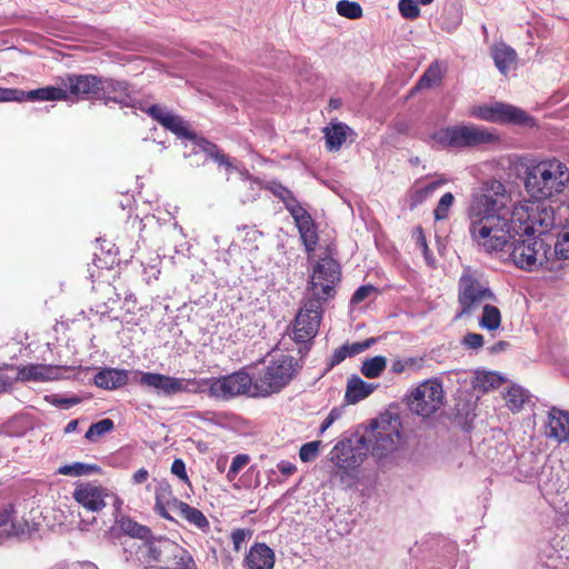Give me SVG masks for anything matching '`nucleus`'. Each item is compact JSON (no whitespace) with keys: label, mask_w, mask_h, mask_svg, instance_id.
I'll list each match as a JSON object with an SVG mask.
<instances>
[{"label":"nucleus","mask_w":569,"mask_h":569,"mask_svg":"<svg viewBox=\"0 0 569 569\" xmlns=\"http://www.w3.org/2000/svg\"><path fill=\"white\" fill-rule=\"evenodd\" d=\"M510 200L505 184L496 179L485 181L471 196L469 232L485 252L502 251L512 239L503 213Z\"/></svg>","instance_id":"obj_1"},{"label":"nucleus","mask_w":569,"mask_h":569,"mask_svg":"<svg viewBox=\"0 0 569 569\" xmlns=\"http://www.w3.org/2000/svg\"><path fill=\"white\" fill-rule=\"evenodd\" d=\"M523 186L535 200L558 197L569 187V167L557 157L531 159L525 166Z\"/></svg>","instance_id":"obj_2"},{"label":"nucleus","mask_w":569,"mask_h":569,"mask_svg":"<svg viewBox=\"0 0 569 569\" xmlns=\"http://www.w3.org/2000/svg\"><path fill=\"white\" fill-rule=\"evenodd\" d=\"M525 237L511 239L507 247L515 266L530 272L539 269L553 271L560 267L552 261L551 243L533 234Z\"/></svg>","instance_id":"obj_3"},{"label":"nucleus","mask_w":569,"mask_h":569,"mask_svg":"<svg viewBox=\"0 0 569 569\" xmlns=\"http://www.w3.org/2000/svg\"><path fill=\"white\" fill-rule=\"evenodd\" d=\"M401 428L399 416L386 412L371 422L370 429L360 439L369 447V452L380 460L398 448Z\"/></svg>","instance_id":"obj_4"},{"label":"nucleus","mask_w":569,"mask_h":569,"mask_svg":"<svg viewBox=\"0 0 569 569\" xmlns=\"http://www.w3.org/2000/svg\"><path fill=\"white\" fill-rule=\"evenodd\" d=\"M298 363L291 356L273 357L254 379V393L268 397L281 391L295 377Z\"/></svg>","instance_id":"obj_5"},{"label":"nucleus","mask_w":569,"mask_h":569,"mask_svg":"<svg viewBox=\"0 0 569 569\" xmlns=\"http://www.w3.org/2000/svg\"><path fill=\"white\" fill-rule=\"evenodd\" d=\"M194 391L209 389L211 397L230 399L238 396L259 397L254 393V380L244 371H236L220 378L196 380L189 382Z\"/></svg>","instance_id":"obj_6"},{"label":"nucleus","mask_w":569,"mask_h":569,"mask_svg":"<svg viewBox=\"0 0 569 569\" xmlns=\"http://www.w3.org/2000/svg\"><path fill=\"white\" fill-rule=\"evenodd\" d=\"M433 139L443 147L471 148L496 142L498 137L483 127L460 124L437 131Z\"/></svg>","instance_id":"obj_7"},{"label":"nucleus","mask_w":569,"mask_h":569,"mask_svg":"<svg viewBox=\"0 0 569 569\" xmlns=\"http://www.w3.org/2000/svg\"><path fill=\"white\" fill-rule=\"evenodd\" d=\"M492 290L481 282L469 270L463 271L458 281V303L460 310L457 318L471 315L481 303L496 302Z\"/></svg>","instance_id":"obj_8"},{"label":"nucleus","mask_w":569,"mask_h":569,"mask_svg":"<svg viewBox=\"0 0 569 569\" xmlns=\"http://www.w3.org/2000/svg\"><path fill=\"white\" fill-rule=\"evenodd\" d=\"M409 410L420 417L429 418L445 405V391L438 379H428L413 388L407 397Z\"/></svg>","instance_id":"obj_9"},{"label":"nucleus","mask_w":569,"mask_h":569,"mask_svg":"<svg viewBox=\"0 0 569 569\" xmlns=\"http://www.w3.org/2000/svg\"><path fill=\"white\" fill-rule=\"evenodd\" d=\"M340 264L332 258H322L313 268L308 291L311 298L321 302L332 298L336 286L340 282Z\"/></svg>","instance_id":"obj_10"},{"label":"nucleus","mask_w":569,"mask_h":569,"mask_svg":"<svg viewBox=\"0 0 569 569\" xmlns=\"http://www.w3.org/2000/svg\"><path fill=\"white\" fill-rule=\"evenodd\" d=\"M469 114L488 122L512 123L529 128L536 126L535 118L525 110L503 102L473 107Z\"/></svg>","instance_id":"obj_11"},{"label":"nucleus","mask_w":569,"mask_h":569,"mask_svg":"<svg viewBox=\"0 0 569 569\" xmlns=\"http://www.w3.org/2000/svg\"><path fill=\"white\" fill-rule=\"evenodd\" d=\"M368 453L369 447L360 437L356 440L346 438L335 445L329 453V458L338 469L348 472L358 468L365 461Z\"/></svg>","instance_id":"obj_12"},{"label":"nucleus","mask_w":569,"mask_h":569,"mask_svg":"<svg viewBox=\"0 0 569 569\" xmlns=\"http://www.w3.org/2000/svg\"><path fill=\"white\" fill-rule=\"evenodd\" d=\"M321 305L318 299L309 298L300 308L293 326L296 342H308L316 337L322 316Z\"/></svg>","instance_id":"obj_13"},{"label":"nucleus","mask_w":569,"mask_h":569,"mask_svg":"<svg viewBox=\"0 0 569 569\" xmlns=\"http://www.w3.org/2000/svg\"><path fill=\"white\" fill-rule=\"evenodd\" d=\"M190 380L176 378L156 372H141L139 383L148 389L153 390L159 396L171 397L173 395L194 391L189 383Z\"/></svg>","instance_id":"obj_14"},{"label":"nucleus","mask_w":569,"mask_h":569,"mask_svg":"<svg viewBox=\"0 0 569 569\" xmlns=\"http://www.w3.org/2000/svg\"><path fill=\"white\" fill-rule=\"evenodd\" d=\"M177 550V543L169 539H142L137 546V558L140 563L151 566L161 563L168 566V553Z\"/></svg>","instance_id":"obj_15"},{"label":"nucleus","mask_w":569,"mask_h":569,"mask_svg":"<svg viewBox=\"0 0 569 569\" xmlns=\"http://www.w3.org/2000/svg\"><path fill=\"white\" fill-rule=\"evenodd\" d=\"M101 78L93 74H68L62 79V88L68 91V99H98Z\"/></svg>","instance_id":"obj_16"},{"label":"nucleus","mask_w":569,"mask_h":569,"mask_svg":"<svg viewBox=\"0 0 569 569\" xmlns=\"http://www.w3.org/2000/svg\"><path fill=\"white\" fill-rule=\"evenodd\" d=\"M530 201H523L515 204L512 210H508V204L506 206L503 213H506L508 230H510V234L513 238L516 237H525L532 234V221L530 217Z\"/></svg>","instance_id":"obj_17"},{"label":"nucleus","mask_w":569,"mask_h":569,"mask_svg":"<svg viewBox=\"0 0 569 569\" xmlns=\"http://www.w3.org/2000/svg\"><path fill=\"white\" fill-rule=\"evenodd\" d=\"M98 100H102L104 104L114 102L121 107H130L133 97L128 82L101 78Z\"/></svg>","instance_id":"obj_18"},{"label":"nucleus","mask_w":569,"mask_h":569,"mask_svg":"<svg viewBox=\"0 0 569 569\" xmlns=\"http://www.w3.org/2000/svg\"><path fill=\"white\" fill-rule=\"evenodd\" d=\"M36 530V523L19 518L11 505L2 509V538L26 539Z\"/></svg>","instance_id":"obj_19"},{"label":"nucleus","mask_w":569,"mask_h":569,"mask_svg":"<svg viewBox=\"0 0 569 569\" xmlns=\"http://www.w3.org/2000/svg\"><path fill=\"white\" fill-rule=\"evenodd\" d=\"M545 433L558 442L569 443V411L551 407L545 423Z\"/></svg>","instance_id":"obj_20"},{"label":"nucleus","mask_w":569,"mask_h":569,"mask_svg":"<svg viewBox=\"0 0 569 569\" xmlns=\"http://www.w3.org/2000/svg\"><path fill=\"white\" fill-rule=\"evenodd\" d=\"M72 497L79 505L92 512L100 511L106 507L103 489L91 483L78 486Z\"/></svg>","instance_id":"obj_21"},{"label":"nucleus","mask_w":569,"mask_h":569,"mask_svg":"<svg viewBox=\"0 0 569 569\" xmlns=\"http://www.w3.org/2000/svg\"><path fill=\"white\" fill-rule=\"evenodd\" d=\"M541 200L530 201V217L532 221V234L538 233L539 236L547 232L555 226L556 213L555 209Z\"/></svg>","instance_id":"obj_22"},{"label":"nucleus","mask_w":569,"mask_h":569,"mask_svg":"<svg viewBox=\"0 0 569 569\" xmlns=\"http://www.w3.org/2000/svg\"><path fill=\"white\" fill-rule=\"evenodd\" d=\"M274 562V551L262 542L252 545L243 560L247 569H273Z\"/></svg>","instance_id":"obj_23"},{"label":"nucleus","mask_w":569,"mask_h":569,"mask_svg":"<svg viewBox=\"0 0 569 569\" xmlns=\"http://www.w3.org/2000/svg\"><path fill=\"white\" fill-rule=\"evenodd\" d=\"M300 238L308 252L315 251L318 243L317 227L310 213L303 208L292 216Z\"/></svg>","instance_id":"obj_24"},{"label":"nucleus","mask_w":569,"mask_h":569,"mask_svg":"<svg viewBox=\"0 0 569 569\" xmlns=\"http://www.w3.org/2000/svg\"><path fill=\"white\" fill-rule=\"evenodd\" d=\"M154 496L156 512L163 519L173 520L169 513V509L176 511L177 505L180 503L181 500L173 496L171 486L166 481L159 482L154 490Z\"/></svg>","instance_id":"obj_25"},{"label":"nucleus","mask_w":569,"mask_h":569,"mask_svg":"<svg viewBox=\"0 0 569 569\" xmlns=\"http://www.w3.org/2000/svg\"><path fill=\"white\" fill-rule=\"evenodd\" d=\"M23 381H52L59 378V368L50 365L31 363L19 369Z\"/></svg>","instance_id":"obj_26"},{"label":"nucleus","mask_w":569,"mask_h":569,"mask_svg":"<svg viewBox=\"0 0 569 569\" xmlns=\"http://www.w3.org/2000/svg\"><path fill=\"white\" fill-rule=\"evenodd\" d=\"M128 381L129 371L124 369L109 368L94 376L96 386L103 389H117L127 385Z\"/></svg>","instance_id":"obj_27"},{"label":"nucleus","mask_w":569,"mask_h":569,"mask_svg":"<svg viewBox=\"0 0 569 569\" xmlns=\"http://www.w3.org/2000/svg\"><path fill=\"white\" fill-rule=\"evenodd\" d=\"M352 129L342 122H331L323 129L326 147L329 151H338L346 142Z\"/></svg>","instance_id":"obj_28"},{"label":"nucleus","mask_w":569,"mask_h":569,"mask_svg":"<svg viewBox=\"0 0 569 569\" xmlns=\"http://www.w3.org/2000/svg\"><path fill=\"white\" fill-rule=\"evenodd\" d=\"M377 385L366 382L360 377L353 375L347 382L345 399L348 403H357L369 397Z\"/></svg>","instance_id":"obj_29"},{"label":"nucleus","mask_w":569,"mask_h":569,"mask_svg":"<svg viewBox=\"0 0 569 569\" xmlns=\"http://www.w3.org/2000/svg\"><path fill=\"white\" fill-rule=\"evenodd\" d=\"M491 54L496 67L503 74H506L511 66L516 63V51L505 43L496 44L492 48Z\"/></svg>","instance_id":"obj_30"},{"label":"nucleus","mask_w":569,"mask_h":569,"mask_svg":"<svg viewBox=\"0 0 569 569\" xmlns=\"http://www.w3.org/2000/svg\"><path fill=\"white\" fill-rule=\"evenodd\" d=\"M176 512L187 520L190 525H193L198 529H201L203 531L208 530L210 527V523L206 516L202 513L201 510L191 507L187 502L181 501L177 505Z\"/></svg>","instance_id":"obj_31"},{"label":"nucleus","mask_w":569,"mask_h":569,"mask_svg":"<svg viewBox=\"0 0 569 569\" xmlns=\"http://www.w3.org/2000/svg\"><path fill=\"white\" fill-rule=\"evenodd\" d=\"M503 382V377L493 371H477L473 378V389L486 393L499 388Z\"/></svg>","instance_id":"obj_32"},{"label":"nucleus","mask_w":569,"mask_h":569,"mask_svg":"<svg viewBox=\"0 0 569 569\" xmlns=\"http://www.w3.org/2000/svg\"><path fill=\"white\" fill-rule=\"evenodd\" d=\"M551 258L556 264H559L560 260L569 259V219L563 223L555 244L551 246Z\"/></svg>","instance_id":"obj_33"},{"label":"nucleus","mask_w":569,"mask_h":569,"mask_svg":"<svg viewBox=\"0 0 569 569\" xmlns=\"http://www.w3.org/2000/svg\"><path fill=\"white\" fill-rule=\"evenodd\" d=\"M27 100L56 101L68 100V91L62 87H43L27 91Z\"/></svg>","instance_id":"obj_34"},{"label":"nucleus","mask_w":569,"mask_h":569,"mask_svg":"<svg viewBox=\"0 0 569 569\" xmlns=\"http://www.w3.org/2000/svg\"><path fill=\"white\" fill-rule=\"evenodd\" d=\"M268 189L273 193V196H276L283 202L286 209L290 212L291 216L297 213L298 210L303 209V207L300 204V202L297 200L293 193L284 186L277 182H272L268 187Z\"/></svg>","instance_id":"obj_35"},{"label":"nucleus","mask_w":569,"mask_h":569,"mask_svg":"<svg viewBox=\"0 0 569 569\" xmlns=\"http://www.w3.org/2000/svg\"><path fill=\"white\" fill-rule=\"evenodd\" d=\"M479 326L488 331H495L500 328L501 312L496 306L491 305V302L483 305Z\"/></svg>","instance_id":"obj_36"},{"label":"nucleus","mask_w":569,"mask_h":569,"mask_svg":"<svg viewBox=\"0 0 569 569\" xmlns=\"http://www.w3.org/2000/svg\"><path fill=\"white\" fill-rule=\"evenodd\" d=\"M423 365L425 359L422 357H409L393 360L390 370L396 375L412 373L419 371Z\"/></svg>","instance_id":"obj_37"},{"label":"nucleus","mask_w":569,"mask_h":569,"mask_svg":"<svg viewBox=\"0 0 569 569\" xmlns=\"http://www.w3.org/2000/svg\"><path fill=\"white\" fill-rule=\"evenodd\" d=\"M446 182V179H440L427 184L423 188L411 191L409 196V207L413 209L422 204L433 193L436 189H438L441 184Z\"/></svg>","instance_id":"obj_38"},{"label":"nucleus","mask_w":569,"mask_h":569,"mask_svg":"<svg viewBox=\"0 0 569 569\" xmlns=\"http://www.w3.org/2000/svg\"><path fill=\"white\" fill-rule=\"evenodd\" d=\"M387 367V359L383 356H375L372 358H368L362 362L361 373L369 378L375 379L381 376L383 370Z\"/></svg>","instance_id":"obj_39"},{"label":"nucleus","mask_w":569,"mask_h":569,"mask_svg":"<svg viewBox=\"0 0 569 569\" xmlns=\"http://www.w3.org/2000/svg\"><path fill=\"white\" fill-rule=\"evenodd\" d=\"M442 68L438 61L432 62L419 79L416 88L428 89L438 84L442 79Z\"/></svg>","instance_id":"obj_40"},{"label":"nucleus","mask_w":569,"mask_h":569,"mask_svg":"<svg viewBox=\"0 0 569 569\" xmlns=\"http://www.w3.org/2000/svg\"><path fill=\"white\" fill-rule=\"evenodd\" d=\"M118 523L120 530L132 538H139L142 540L148 539L151 535V531L148 527L139 525L130 518L123 517L119 520Z\"/></svg>","instance_id":"obj_41"},{"label":"nucleus","mask_w":569,"mask_h":569,"mask_svg":"<svg viewBox=\"0 0 569 569\" xmlns=\"http://www.w3.org/2000/svg\"><path fill=\"white\" fill-rule=\"evenodd\" d=\"M508 408L512 411H519L528 399L525 389L519 386L510 387L503 396Z\"/></svg>","instance_id":"obj_42"},{"label":"nucleus","mask_w":569,"mask_h":569,"mask_svg":"<svg viewBox=\"0 0 569 569\" xmlns=\"http://www.w3.org/2000/svg\"><path fill=\"white\" fill-rule=\"evenodd\" d=\"M163 127L173 132L179 138L196 139V133L190 131L187 122L174 113H172Z\"/></svg>","instance_id":"obj_43"},{"label":"nucleus","mask_w":569,"mask_h":569,"mask_svg":"<svg viewBox=\"0 0 569 569\" xmlns=\"http://www.w3.org/2000/svg\"><path fill=\"white\" fill-rule=\"evenodd\" d=\"M114 428V423L111 419L106 418L98 422L92 423L86 432V439L96 442L100 437L110 432Z\"/></svg>","instance_id":"obj_44"},{"label":"nucleus","mask_w":569,"mask_h":569,"mask_svg":"<svg viewBox=\"0 0 569 569\" xmlns=\"http://www.w3.org/2000/svg\"><path fill=\"white\" fill-rule=\"evenodd\" d=\"M339 16L348 19H359L362 17V8L356 1L340 0L336 6Z\"/></svg>","instance_id":"obj_45"},{"label":"nucleus","mask_w":569,"mask_h":569,"mask_svg":"<svg viewBox=\"0 0 569 569\" xmlns=\"http://www.w3.org/2000/svg\"><path fill=\"white\" fill-rule=\"evenodd\" d=\"M168 556L173 557V569H197L196 562L188 551L177 545V550L169 552Z\"/></svg>","instance_id":"obj_46"},{"label":"nucleus","mask_w":569,"mask_h":569,"mask_svg":"<svg viewBox=\"0 0 569 569\" xmlns=\"http://www.w3.org/2000/svg\"><path fill=\"white\" fill-rule=\"evenodd\" d=\"M455 197L451 192L445 193L438 201L433 210V217L437 221L446 220L449 217L451 207L453 206Z\"/></svg>","instance_id":"obj_47"},{"label":"nucleus","mask_w":569,"mask_h":569,"mask_svg":"<svg viewBox=\"0 0 569 569\" xmlns=\"http://www.w3.org/2000/svg\"><path fill=\"white\" fill-rule=\"evenodd\" d=\"M93 469H96L94 466L86 465L82 462H73L71 465L61 466L58 469V473L63 475V476L78 477V476L87 475L90 471H92Z\"/></svg>","instance_id":"obj_48"},{"label":"nucleus","mask_w":569,"mask_h":569,"mask_svg":"<svg viewBox=\"0 0 569 569\" xmlns=\"http://www.w3.org/2000/svg\"><path fill=\"white\" fill-rule=\"evenodd\" d=\"M44 400L50 405L62 409H68L81 402V398L78 396L63 397L60 395H48L44 397Z\"/></svg>","instance_id":"obj_49"},{"label":"nucleus","mask_w":569,"mask_h":569,"mask_svg":"<svg viewBox=\"0 0 569 569\" xmlns=\"http://www.w3.org/2000/svg\"><path fill=\"white\" fill-rule=\"evenodd\" d=\"M398 8L406 19L413 20L420 16V9L415 0H399Z\"/></svg>","instance_id":"obj_50"},{"label":"nucleus","mask_w":569,"mask_h":569,"mask_svg":"<svg viewBox=\"0 0 569 569\" xmlns=\"http://www.w3.org/2000/svg\"><path fill=\"white\" fill-rule=\"evenodd\" d=\"M321 447V441H310L301 446L299 450V457L301 461L309 462L317 458L319 453V449Z\"/></svg>","instance_id":"obj_51"},{"label":"nucleus","mask_w":569,"mask_h":569,"mask_svg":"<svg viewBox=\"0 0 569 569\" xmlns=\"http://www.w3.org/2000/svg\"><path fill=\"white\" fill-rule=\"evenodd\" d=\"M147 113L161 126H164L173 112L169 111L166 107L153 104L148 108Z\"/></svg>","instance_id":"obj_52"},{"label":"nucleus","mask_w":569,"mask_h":569,"mask_svg":"<svg viewBox=\"0 0 569 569\" xmlns=\"http://www.w3.org/2000/svg\"><path fill=\"white\" fill-rule=\"evenodd\" d=\"M249 462V457L247 455H237L231 462V466L228 470L227 477L228 479H233L239 473V471L247 466Z\"/></svg>","instance_id":"obj_53"},{"label":"nucleus","mask_w":569,"mask_h":569,"mask_svg":"<svg viewBox=\"0 0 569 569\" xmlns=\"http://www.w3.org/2000/svg\"><path fill=\"white\" fill-rule=\"evenodd\" d=\"M375 343H376V338H368L365 341L346 343V347L348 349L349 357H353L356 355H359V353L366 351Z\"/></svg>","instance_id":"obj_54"},{"label":"nucleus","mask_w":569,"mask_h":569,"mask_svg":"<svg viewBox=\"0 0 569 569\" xmlns=\"http://www.w3.org/2000/svg\"><path fill=\"white\" fill-rule=\"evenodd\" d=\"M251 530L250 529H244V528H239V529H236L234 531H232L231 533V540H232V543H233V548L236 551H239L242 547V543L251 537Z\"/></svg>","instance_id":"obj_55"},{"label":"nucleus","mask_w":569,"mask_h":569,"mask_svg":"<svg viewBox=\"0 0 569 569\" xmlns=\"http://www.w3.org/2000/svg\"><path fill=\"white\" fill-rule=\"evenodd\" d=\"M376 291V288L371 284H366L359 287L351 298V303L358 305L362 302L366 298H368L371 293Z\"/></svg>","instance_id":"obj_56"},{"label":"nucleus","mask_w":569,"mask_h":569,"mask_svg":"<svg viewBox=\"0 0 569 569\" xmlns=\"http://www.w3.org/2000/svg\"><path fill=\"white\" fill-rule=\"evenodd\" d=\"M27 100V91L19 89L2 88V101H24Z\"/></svg>","instance_id":"obj_57"},{"label":"nucleus","mask_w":569,"mask_h":569,"mask_svg":"<svg viewBox=\"0 0 569 569\" xmlns=\"http://www.w3.org/2000/svg\"><path fill=\"white\" fill-rule=\"evenodd\" d=\"M462 342L469 349H479L483 346V336L476 332H469L463 337Z\"/></svg>","instance_id":"obj_58"},{"label":"nucleus","mask_w":569,"mask_h":569,"mask_svg":"<svg viewBox=\"0 0 569 569\" xmlns=\"http://www.w3.org/2000/svg\"><path fill=\"white\" fill-rule=\"evenodd\" d=\"M171 472L184 482L189 481L186 465L182 459H174L171 465Z\"/></svg>","instance_id":"obj_59"},{"label":"nucleus","mask_w":569,"mask_h":569,"mask_svg":"<svg viewBox=\"0 0 569 569\" xmlns=\"http://www.w3.org/2000/svg\"><path fill=\"white\" fill-rule=\"evenodd\" d=\"M348 357H349L348 349H347L346 345H343L340 348L335 350V352L330 359V367L338 366Z\"/></svg>","instance_id":"obj_60"},{"label":"nucleus","mask_w":569,"mask_h":569,"mask_svg":"<svg viewBox=\"0 0 569 569\" xmlns=\"http://www.w3.org/2000/svg\"><path fill=\"white\" fill-rule=\"evenodd\" d=\"M216 161L219 166H222L227 169H232L233 163L231 162L230 158L226 156L221 149L214 154V158L212 159Z\"/></svg>","instance_id":"obj_61"},{"label":"nucleus","mask_w":569,"mask_h":569,"mask_svg":"<svg viewBox=\"0 0 569 569\" xmlns=\"http://www.w3.org/2000/svg\"><path fill=\"white\" fill-rule=\"evenodd\" d=\"M277 467H278V470L284 476H291L297 470L296 465H293L292 462H289V461H284V460L280 461Z\"/></svg>","instance_id":"obj_62"},{"label":"nucleus","mask_w":569,"mask_h":569,"mask_svg":"<svg viewBox=\"0 0 569 569\" xmlns=\"http://www.w3.org/2000/svg\"><path fill=\"white\" fill-rule=\"evenodd\" d=\"M149 478V471L146 468H140L132 475V482L134 485L143 483Z\"/></svg>","instance_id":"obj_63"},{"label":"nucleus","mask_w":569,"mask_h":569,"mask_svg":"<svg viewBox=\"0 0 569 569\" xmlns=\"http://www.w3.org/2000/svg\"><path fill=\"white\" fill-rule=\"evenodd\" d=\"M219 147L214 143H207L206 144V149H204V153L210 158V159H213L214 158V154L219 151Z\"/></svg>","instance_id":"obj_64"}]
</instances>
